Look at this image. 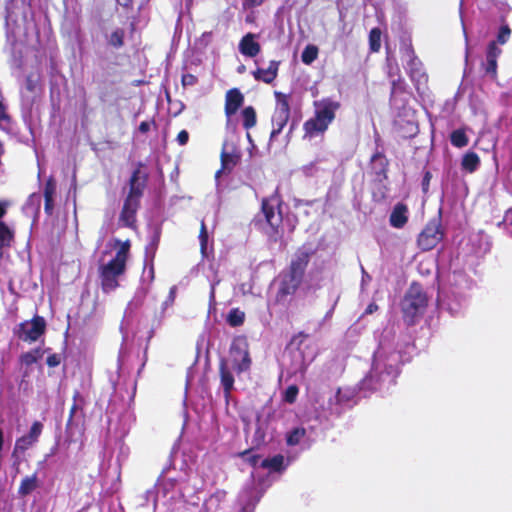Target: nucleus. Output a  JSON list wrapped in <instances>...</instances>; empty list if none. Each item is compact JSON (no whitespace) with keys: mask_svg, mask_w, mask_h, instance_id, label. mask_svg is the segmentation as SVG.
Returning <instances> with one entry per match:
<instances>
[{"mask_svg":"<svg viewBox=\"0 0 512 512\" xmlns=\"http://www.w3.org/2000/svg\"><path fill=\"white\" fill-rule=\"evenodd\" d=\"M229 357L230 359L222 357L218 362L220 387L223 390L226 404L229 403L232 391L235 389L234 371L240 375L251 369L252 359L246 336L239 335L233 338L229 348Z\"/></svg>","mask_w":512,"mask_h":512,"instance_id":"1","label":"nucleus"},{"mask_svg":"<svg viewBox=\"0 0 512 512\" xmlns=\"http://www.w3.org/2000/svg\"><path fill=\"white\" fill-rule=\"evenodd\" d=\"M144 166L143 162H138L130 175L128 192L124 198L118 219L120 226L132 230L137 228V212L140 209L141 199L148 183V174L141 173Z\"/></svg>","mask_w":512,"mask_h":512,"instance_id":"2","label":"nucleus"},{"mask_svg":"<svg viewBox=\"0 0 512 512\" xmlns=\"http://www.w3.org/2000/svg\"><path fill=\"white\" fill-rule=\"evenodd\" d=\"M313 253L312 250H307L304 247L295 252L289 266L279 275L280 282L275 295L276 303L284 304L288 296L297 292L303 282L306 268Z\"/></svg>","mask_w":512,"mask_h":512,"instance_id":"3","label":"nucleus"},{"mask_svg":"<svg viewBox=\"0 0 512 512\" xmlns=\"http://www.w3.org/2000/svg\"><path fill=\"white\" fill-rule=\"evenodd\" d=\"M428 302L429 297L423 286L418 282H412L400 302L404 323L407 326L415 325L424 315Z\"/></svg>","mask_w":512,"mask_h":512,"instance_id":"4","label":"nucleus"},{"mask_svg":"<svg viewBox=\"0 0 512 512\" xmlns=\"http://www.w3.org/2000/svg\"><path fill=\"white\" fill-rule=\"evenodd\" d=\"M313 105L315 107L314 116L303 124L305 136L309 137L323 134L334 121L336 112L341 108L339 101L329 97L314 101Z\"/></svg>","mask_w":512,"mask_h":512,"instance_id":"5","label":"nucleus"},{"mask_svg":"<svg viewBox=\"0 0 512 512\" xmlns=\"http://www.w3.org/2000/svg\"><path fill=\"white\" fill-rule=\"evenodd\" d=\"M274 96L276 99V106L271 119L272 131L270 134V140L275 139L279 134H281L290 119L291 113L289 104L290 96L279 91H275Z\"/></svg>","mask_w":512,"mask_h":512,"instance_id":"6","label":"nucleus"},{"mask_svg":"<svg viewBox=\"0 0 512 512\" xmlns=\"http://www.w3.org/2000/svg\"><path fill=\"white\" fill-rule=\"evenodd\" d=\"M126 268V264L114 259L99 267L100 284L104 293H110L119 287L118 278L125 274Z\"/></svg>","mask_w":512,"mask_h":512,"instance_id":"7","label":"nucleus"},{"mask_svg":"<svg viewBox=\"0 0 512 512\" xmlns=\"http://www.w3.org/2000/svg\"><path fill=\"white\" fill-rule=\"evenodd\" d=\"M46 326L44 317L36 314L31 320L21 322L14 334L24 342L33 343L45 334Z\"/></svg>","mask_w":512,"mask_h":512,"instance_id":"8","label":"nucleus"},{"mask_svg":"<svg viewBox=\"0 0 512 512\" xmlns=\"http://www.w3.org/2000/svg\"><path fill=\"white\" fill-rule=\"evenodd\" d=\"M444 233L437 221L429 222L418 235L417 244L422 251H430L443 239Z\"/></svg>","mask_w":512,"mask_h":512,"instance_id":"9","label":"nucleus"},{"mask_svg":"<svg viewBox=\"0 0 512 512\" xmlns=\"http://www.w3.org/2000/svg\"><path fill=\"white\" fill-rule=\"evenodd\" d=\"M227 146L228 144L225 141L220 153L221 166L215 173L216 179H218L222 174H230L241 161V151L235 146H232L230 150H227Z\"/></svg>","mask_w":512,"mask_h":512,"instance_id":"10","label":"nucleus"},{"mask_svg":"<svg viewBox=\"0 0 512 512\" xmlns=\"http://www.w3.org/2000/svg\"><path fill=\"white\" fill-rule=\"evenodd\" d=\"M261 209L264 214L266 222L269 224V226L272 229V234L270 235V238L277 242L279 237L281 236L279 228L282 223V212L279 209L277 212H275V207L270 203L268 199H263L261 203Z\"/></svg>","mask_w":512,"mask_h":512,"instance_id":"11","label":"nucleus"},{"mask_svg":"<svg viewBox=\"0 0 512 512\" xmlns=\"http://www.w3.org/2000/svg\"><path fill=\"white\" fill-rule=\"evenodd\" d=\"M371 164L375 180L382 183L388 179L389 160L383 151L376 149L371 156Z\"/></svg>","mask_w":512,"mask_h":512,"instance_id":"12","label":"nucleus"},{"mask_svg":"<svg viewBox=\"0 0 512 512\" xmlns=\"http://www.w3.org/2000/svg\"><path fill=\"white\" fill-rule=\"evenodd\" d=\"M244 103V95L238 88H231L226 92L224 112L229 119L235 115Z\"/></svg>","mask_w":512,"mask_h":512,"instance_id":"13","label":"nucleus"},{"mask_svg":"<svg viewBox=\"0 0 512 512\" xmlns=\"http://www.w3.org/2000/svg\"><path fill=\"white\" fill-rule=\"evenodd\" d=\"M257 37V34L249 32L240 39L238 49L243 56L254 58L261 52V45L256 41Z\"/></svg>","mask_w":512,"mask_h":512,"instance_id":"14","label":"nucleus"},{"mask_svg":"<svg viewBox=\"0 0 512 512\" xmlns=\"http://www.w3.org/2000/svg\"><path fill=\"white\" fill-rule=\"evenodd\" d=\"M281 62L277 60H271L268 68H257L252 71V76L256 81H261L266 84H271L278 76V71Z\"/></svg>","mask_w":512,"mask_h":512,"instance_id":"15","label":"nucleus"},{"mask_svg":"<svg viewBox=\"0 0 512 512\" xmlns=\"http://www.w3.org/2000/svg\"><path fill=\"white\" fill-rule=\"evenodd\" d=\"M408 222V207L406 204L399 202L394 207L389 216V223L393 228L401 229Z\"/></svg>","mask_w":512,"mask_h":512,"instance_id":"16","label":"nucleus"},{"mask_svg":"<svg viewBox=\"0 0 512 512\" xmlns=\"http://www.w3.org/2000/svg\"><path fill=\"white\" fill-rule=\"evenodd\" d=\"M40 480L38 478L37 472H34L31 475H27L22 478L20 485L18 487L17 493L19 497H26L34 492L36 489L40 487Z\"/></svg>","mask_w":512,"mask_h":512,"instance_id":"17","label":"nucleus"},{"mask_svg":"<svg viewBox=\"0 0 512 512\" xmlns=\"http://www.w3.org/2000/svg\"><path fill=\"white\" fill-rule=\"evenodd\" d=\"M35 442L31 440L26 434L19 437L14 445L12 451V458L14 459L13 465L16 467V471L19 472L20 454H24L29 448H31Z\"/></svg>","mask_w":512,"mask_h":512,"instance_id":"18","label":"nucleus"},{"mask_svg":"<svg viewBox=\"0 0 512 512\" xmlns=\"http://www.w3.org/2000/svg\"><path fill=\"white\" fill-rule=\"evenodd\" d=\"M407 56L409 57L408 74L412 80L422 76V62L415 54V51L411 45L406 48Z\"/></svg>","mask_w":512,"mask_h":512,"instance_id":"19","label":"nucleus"},{"mask_svg":"<svg viewBox=\"0 0 512 512\" xmlns=\"http://www.w3.org/2000/svg\"><path fill=\"white\" fill-rule=\"evenodd\" d=\"M56 184L53 179L47 180L44 187V210L48 215H52L54 209V195Z\"/></svg>","mask_w":512,"mask_h":512,"instance_id":"20","label":"nucleus"},{"mask_svg":"<svg viewBox=\"0 0 512 512\" xmlns=\"http://www.w3.org/2000/svg\"><path fill=\"white\" fill-rule=\"evenodd\" d=\"M481 160L476 152H466L461 160V168L468 173H474L480 166Z\"/></svg>","mask_w":512,"mask_h":512,"instance_id":"21","label":"nucleus"},{"mask_svg":"<svg viewBox=\"0 0 512 512\" xmlns=\"http://www.w3.org/2000/svg\"><path fill=\"white\" fill-rule=\"evenodd\" d=\"M14 231L4 222L0 223V257L4 249L10 248L14 242Z\"/></svg>","mask_w":512,"mask_h":512,"instance_id":"22","label":"nucleus"},{"mask_svg":"<svg viewBox=\"0 0 512 512\" xmlns=\"http://www.w3.org/2000/svg\"><path fill=\"white\" fill-rule=\"evenodd\" d=\"M260 466L269 469L271 472H282L285 469L284 456L277 454L271 458H266L261 462Z\"/></svg>","mask_w":512,"mask_h":512,"instance_id":"23","label":"nucleus"},{"mask_svg":"<svg viewBox=\"0 0 512 512\" xmlns=\"http://www.w3.org/2000/svg\"><path fill=\"white\" fill-rule=\"evenodd\" d=\"M243 128L249 130L257 123V114L253 106H247L241 111Z\"/></svg>","mask_w":512,"mask_h":512,"instance_id":"24","label":"nucleus"},{"mask_svg":"<svg viewBox=\"0 0 512 512\" xmlns=\"http://www.w3.org/2000/svg\"><path fill=\"white\" fill-rule=\"evenodd\" d=\"M389 77L391 80V98L394 97L398 93H403L405 91V81L399 74V68L396 67V72H389Z\"/></svg>","mask_w":512,"mask_h":512,"instance_id":"25","label":"nucleus"},{"mask_svg":"<svg viewBox=\"0 0 512 512\" xmlns=\"http://www.w3.org/2000/svg\"><path fill=\"white\" fill-rule=\"evenodd\" d=\"M116 244L120 245V247L112 259H114L115 261H117L119 263H123V264L127 265V260L129 257V252H130V247H131L130 241L126 240L124 242H121L120 240H116Z\"/></svg>","mask_w":512,"mask_h":512,"instance_id":"26","label":"nucleus"},{"mask_svg":"<svg viewBox=\"0 0 512 512\" xmlns=\"http://www.w3.org/2000/svg\"><path fill=\"white\" fill-rule=\"evenodd\" d=\"M42 355V350L40 348H35L31 351L22 353L20 355L19 361L22 365L29 367L32 364L36 363L42 357Z\"/></svg>","mask_w":512,"mask_h":512,"instance_id":"27","label":"nucleus"},{"mask_svg":"<svg viewBox=\"0 0 512 512\" xmlns=\"http://www.w3.org/2000/svg\"><path fill=\"white\" fill-rule=\"evenodd\" d=\"M161 234H162L161 227L156 226L153 230L151 237H150V242L146 246V253L150 254L152 258L155 256L158 246L160 244Z\"/></svg>","mask_w":512,"mask_h":512,"instance_id":"28","label":"nucleus"},{"mask_svg":"<svg viewBox=\"0 0 512 512\" xmlns=\"http://www.w3.org/2000/svg\"><path fill=\"white\" fill-rule=\"evenodd\" d=\"M306 430L304 427H296L289 431L286 435V443L288 446H296L305 437Z\"/></svg>","mask_w":512,"mask_h":512,"instance_id":"29","label":"nucleus"},{"mask_svg":"<svg viewBox=\"0 0 512 512\" xmlns=\"http://www.w3.org/2000/svg\"><path fill=\"white\" fill-rule=\"evenodd\" d=\"M450 142L457 148H463L468 145L469 139L464 129H456L450 134Z\"/></svg>","mask_w":512,"mask_h":512,"instance_id":"30","label":"nucleus"},{"mask_svg":"<svg viewBox=\"0 0 512 512\" xmlns=\"http://www.w3.org/2000/svg\"><path fill=\"white\" fill-rule=\"evenodd\" d=\"M381 29L379 27H374L370 30L369 33V49L371 52L376 53L381 48Z\"/></svg>","mask_w":512,"mask_h":512,"instance_id":"31","label":"nucleus"},{"mask_svg":"<svg viewBox=\"0 0 512 512\" xmlns=\"http://www.w3.org/2000/svg\"><path fill=\"white\" fill-rule=\"evenodd\" d=\"M226 320L231 327L241 326L245 321V313L239 308H233L229 311Z\"/></svg>","mask_w":512,"mask_h":512,"instance_id":"32","label":"nucleus"},{"mask_svg":"<svg viewBox=\"0 0 512 512\" xmlns=\"http://www.w3.org/2000/svg\"><path fill=\"white\" fill-rule=\"evenodd\" d=\"M319 49L317 46L309 44L307 45L302 54H301V60L304 64L310 65L312 64L318 57Z\"/></svg>","mask_w":512,"mask_h":512,"instance_id":"33","label":"nucleus"},{"mask_svg":"<svg viewBox=\"0 0 512 512\" xmlns=\"http://www.w3.org/2000/svg\"><path fill=\"white\" fill-rule=\"evenodd\" d=\"M125 31L122 28H116L109 36L108 44L113 48L119 49L124 46Z\"/></svg>","mask_w":512,"mask_h":512,"instance_id":"34","label":"nucleus"},{"mask_svg":"<svg viewBox=\"0 0 512 512\" xmlns=\"http://www.w3.org/2000/svg\"><path fill=\"white\" fill-rule=\"evenodd\" d=\"M165 311H166V306L163 303L161 305V307L154 312V315L151 320L150 337H152L154 334V331L162 325L163 319L165 317Z\"/></svg>","mask_w":512,"mask_h":512,"instance_id":"35","label":"nucleus"},{"mask_svg":"<svg viewBox=\"0 0 512 512\" xmlns=\"http://www.w3.org/2000/svg\"><path fill=\"white\" fill-rule=\"evenodd\" d=\"M73 404L70 408V411H69V416H68V419H67V422H66V429H70L73 425V418L77 412V410L81 409L79 404H78V401H82V398H81V395H80V392L79 391H74L73 393Z\"/></svg>","mask_w":512,"mask_h":512,"instance_id":"36","label":"nucleus"},{"mask_svg":"<svg viewBox=\"0 0 512 512\" xmlns=\"http://www.w3.org/2000/svg\"><path fill=\"white\" fill-rule=\"evenodd\" d=\"M44 425L40 421H34L29 429V432L26 434L31 440L35 443L38 442L39 437L43 432Z\"/></svg>","mask_w":512,"mask_h":512,"instance_id":"37","label":"nucleus"},{"mask_svg":"<svg viewBox=\"0 0 512 512\" xmlns=\"http://www.w3.org/2000/svg\"><path fill=\"white\" fill-rule=\"evenodd\" d=\"M299 393V388L296 385H290L286 388L283 395V401L288 404L296 402Z\"/></svg>","mask_w":512,"mask_h":512,"instance_id":"38","label":"nucleus"},{"mask_svg":"<svg viewBox=\"0 0 512 512\" xmlns=\"http://www.w3.org/2000/svg\"><path fill=\"white\" fill-rule=\"evenodd\" d=\"M511 36V29L508 24H504L500 27L496 42L497 44H505L508 42L509 38Z\"/></svg>","mask_w":512,"mask_h":512,"instance_id":"39","label":"nucleus"},{"mask_svg":"<svg viewBox=\"0 0 512 512\" xmlns=\"http://www.w3.org/2000/svg\"><path fill=\"white\" fill-rule=\"evenodd\" d=\"M199 240H200L201 252L204 254L206 252L207 244H208V231H207V227H206L204 220L201 221Z\"/></svg>","mask_w":512,"mask_h":512,"instance_id":"40","label":"nucleus"},{"mask_svg":"<svg viewBox=\"0 0 512 512\" xmlns=\"http://www.w3.org/2000/svg\"><path fill=\"white\" fill-rule=\"evenodd\" d=\"M265 438H266L265 428L261 424H257V427H256L254 435H253V443L256 446H260L265 442Z\"/></svg>","mask_w":512,"mask_h":512,"instance_id":"41","label":"nucleus"},{"mask_svg":"<svg viewBox=\"0 0 512 512\" xmlns=\"http://www.w3.org/2000/svg\"><path fill=\"white\" fill-rule=\"evenodd\" d=\"M502 50L498 47L496 41H491L486 49V58L498 59L501 55Z\"/></svg>","mask_w":512,"mask_h":512,"instance_id":"42","label":"nucleus"},{"mask_svg":"<svg viewBox=\"0 0 512 512\" xmlns=\"http://www.w3.org/2000/svg\"><path fill=\"white\" fill-rule=\"evenodd\" d=\"M497 59L486 58L485 71L490 74L493 78L497 77Z\"/></svg>","mask_w":512,"mask_h":512,"instance_id":"43","label":"nucleus"},{"mask_svg":"<svg viewBox=\"0 0 512 512\" xmlns=\"http://www.w3.org/2000/svg\"><path fill=\"white\" fill-rule=\"evenodd\" d=\"M240 456L251 466L256 467L260 459L259 455H251V449H247L240 453Z\"/></svg>","mask_w":512,"mask_h":512,"instance_id":"44","label":"nucleus"},{"mask_svg":"<svg viewBox=\"0 0 512 512\" xmlns=\"http://www.w3.org/2000/svg\"><path fill=\"white\" fill-rule=\"evenodd\" d=\"M181 82L184 87L193 86L198 82V78L191 73H186L182 75Z\"/></svg>","mask_w":512,"mask_h":512,"instance_id":"45","label":"nucleus"},{"mask_svg":"<svg viewBox=\"0 0 512 512\" xmlns=\"http://www.w3.org/2000/svg\"><path fill=\"white\" fill-rule=\"evenodd\" d=\"M61 361H62L61 355L54 353L47 357L46 364L49 367L53 368V367H57L58 365H60Z\"/></svg>","mask_w":512,"mask_h":512,"instance_id":"46","label":"nucleus"},{"mask_svg":"<svg viewBox=\"0 0 512 512\" xmlns=\"http://www.w3.org/2000/svg\"><path fill=\"white\" fill-rule=\"evenodd\" d=\"M432 179V174L429 170H426L422 179V191L427 193L429 191L430 181Z\"/></svg>","mask_w":512,"mask_h":512,"instance_id":"47","label":"nucleus"},{"mask_svg":"<svg viewBox=\"0 0 512 512\" xmlns=\"http://www.w3.org/2000/svg\"><path fill=\"white\" fill-rule=\"evenodd\" d=\"M226 491L223 490V489H218L216 490L211 496H210V500L213 501L215 500L217 503H220L222 501L225 500L226 498Z\"/></svg>","mask_w":512,"mask_h":512,"instance_id":"48","label":"nucleus"},{"mask_svg":"<svg viewBox=\"0 0 512 512\" xmlns=\"http://www.w3.org/2000/svg\"><path fill=\"white\" fill-rule=\"evenodd\" d=\"M176 141L180 146H184L189 141V133L186 130H181L176 137Z\"/></svg>","mask_w":512,"mask_h":512,"instance_id":"49","label":"nucleus"},{"mask_svg":"<svg viewBox=\"0 0 512 512\" xmlns=\"http://www.w3.org/2000/svg\"><path fill=\"white\" fill-rule=\"evenodd\" d=\"M150 128H151V123L148 122V121H142L140 124H139V127H138V130L145 134L147 132L150 131Z\"/></svg>","mask_w":512,"mask_h":512,"instance_id":"50","label":"nucleus"},{"mask_svg":"<svg viewBox=\"0 0 512 512\" xmlns=\"http://www.w3.org/2000/svg\"><path fill=\"white\" fill-rule=\"evenodd\" d=\"M378 310V305L374 302L370 303L365 309L364 315H370Z\"/></svg>","mask_w":512,"mask_h":512,"instance_id":"51","label":"nucleus"},{"mask_svg":"<svg viewBox=\"0 0 512 512\" xmlns=\"http://www.w3.org/2000/svg\"><path fill=\"white\" fill-rule=\"evenodd\" d=\"M7 212V202H0V223H4L2 218L5 216Z\"/></svg>","mask_w":512,"mask_h":512,"instance_id":"52","label":"nucleus"},{"mask_svg":"<svg viewBox=\"0 0 512 512\" xmlns=\"http://www.w3.org/2000/svg\"><path fill=\"white\" fill-rule=\"evenodd\" d=\"M308 337L307 334H305L304 332H300L298 335L294 336L293 339H292V344L295 343L298 339H306ZM302 340L299 341L298 345H300Z\"/></svg>","mask_w":512,"mask_h":512,"instance_id":"53","label":"nucleus"},{"mask_svg":"<svg viewBox=\"0 0 512 512\" xmlns=\"http://www.w3.org/2000/svg\"><path fill=\"white\" fill-rule=\"evenodd\" d=\"M266 0H246L247 4L250 6V7H255V6H259L261 5L263 2H265Z\"/></svg>","mask_w":512,"mask_h":512,"instance_id":"54","label":"nucleus"},{"mask_svg":"<svg viewBox=\"0 0 512 512\" xmlns=\"http://www.w3.org/2000/svg\"><path fill=\"white\" fill-rule=\"evenodd\" d=\"M117 2L122 6L128 7L132 5L133 0H117Z\"/></svg>","mask_w":512,"mask_h":512,"instance_id":"55","label":"nucleus"},{"mask_svg":"<svg viewBox=\"0 0 512 512\" xmlns=\"http://www.w3.org/2000/svg\"><path fill=\"white\" fill-rule=\"evenodd\" d=\"M29 377V370H28V367L26 368V370L24 371L23 373V376H22V382L25 381V378Z\"/></svg>","mask_w":512,"mask_h":512,"instance_id":"56","label":"nucleus"},{"mask_svg":"<svg viewBox=\"0 0 512 512\" xmlns=\"http://www.w3.org/2000/svg\"><path fill=\"white\" fill-rule=\"evenodd\" d=\"M510 214H512V210H509V211L507 212V214H506V218H508ZM510 225H512V220H511ZM509 235L512 237V230H511V231H509Z\"/></svg>","mask_w":512,"mask_h":512,"instance_id":"57","label":"nucleus"},{"mask_svg":"<svg viewBox=\"0 0 512 512\" xmlns=\"http://www.w3.org/2000/svg\"><path fill=\"white\" fill-rule=\"evenodd\" d=\"M245 70V66L244 65H241L240 67H238V72L241 73Z\"/></svg>","mask_w":512,"mask_h":512,"instance_id":"58","label":"nucleus"},{"mask_svg":"<svg viewBox=\"0 0 512 512\" xmlns=\"http://www.w3.org/2000/svg\"><path fill=\"white\" fill-rule=\"evenodd\" d=\"M380 141H381V138H380V136H379V135H377V137H376V139H375L376 144L378 145V143H379Z\"/></svg>","mask_w":512,"mask_h":512,"instance_id":"59","label":"nucleus"},{"mask_svg":"<svg viewBox=\"0 0 512 512\" xmlns=\"http://www.w3.org/2000/svg\"><path fill=\"white\" fill-rule=\"evenodd\" d=\"M214 295H215L214 288H212V290H211V298L214 299V297H215Z\"/></svg>","mask_w":512,"mask_h":512,"instance_id":"60","label":"nucleus"},{"mask_svg":"<svg viewBox=\"0 0 512 512\" xmlns=\"http://www.w3.org/2000/svg\"><path fill=\"white\" fill-rule=\"evenodd\" d=\"M242 512H248L245 507L242 508ZM252 512V511H249Z\"/></svg>","mask_w":512,"mask_h":512,"instance_id":"61","label":"nucleus"},{"mask_svg":"<svg viewBox=\"0 0 512 512\" xmlns=\"http://www.w3.org/2000/svg\"><path fill=\"white\" fill-rule=\"evenodd\" d=\"M28 89H29V90H32V84H29V85H28Z\"/></svg>","mask_w":512,"mask_h":512,"instance_id":"62","label":"nucleus"}]
</instances>
